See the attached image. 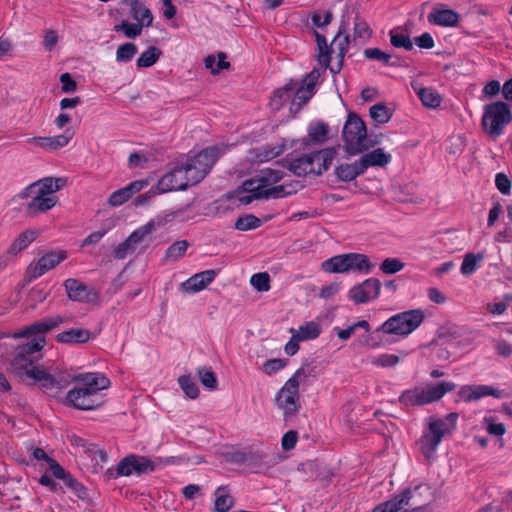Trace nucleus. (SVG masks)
I'll list each match as a JSON object with an SVG mask.
<instances>
[{
	"mask_svg": "<svg viewBox=\"0 0 512 512\" xmlns=\"http://www.w3.org/2000/svg\"><path fill=\"white\" fill-rule=\"evenodd\" d=\"M178 383L184 393L191 399H195L199 395V389L196 383L188 375H182L178 379Z\"/></svg>",
	"mask_w": 512,
	"mask_h": 512,
	"instance_id": "864d4df0",
	"label": "nucleus"
},
{
	"mask_svg": "<svg viewBox=\"0 0 512 512\" xmlns=\"http://www.w3.org/2000/svg\"><path fill=\"white\" fill-rule=\"evenodd\" d=\"M198 377L201 383L208 389L214 390L217 388V379L211 370L199 368L197 370Z\"/></svg>",
	"mask_w": 512,
	"mask_h": 512,
	"instance_id": "13d9d810",
	"label": "nucleus"
},
{
	"mask_svg": "<svg viewBox=\"0 0 512 512\" xmlns=\"http://www.w3.org/2000/svg\"><path fill=\"white\" fill-rule=\"evenodd\" d=\"M130 7V16L137 22L149 27L153 21L151 11L140 0H123Z\"/></svg>",
	"mask_w": 512,
	"mask_h": 512,
	"instance_id": "cd10ccee",
	"label": "nucleus"
},
{
	"mask_svg": "<svg viewBox=\"0 0 512 512\" xmlns=\"http://www.w3.org/2000/svg\"><path fill=\"white\" fill-rule=\"evenodd\" d=\"M457 419V413H449L444 418L429 417L428 428L419 440L420 450L427 459L434 455L442 438L455 430Z\"/></svg>",
	"mask_w": 512,
	"mask_h": 512,
	"instance_id": "39448f33",
	"label": "nucleus"
},
{
	"mask_svg": "<svg viewBox=\"0 0 512 512\" xmlns=\"http://www.w3.org/2000/svg\"><path fill=\"white\" fill-rule=\"evenodd\" d=\"M216 277L215 270H205L197 273L181 284L185 292H199L204 290Z\"/></svg>",
	"mask_w": 512,
	"mask_h": 512,
	"instance_id": "a878e982",
	"label": "nucleus"
},
{
	"mask_svg": "<svg viewBox=\"0 0 512 512\" xmlns=\"http://www.w3.org/2000/svg\"><path fill=\"white\" fill-rule=\"evenodd\" d=\"M320 332H321V328H320L319 324L311 321V322L306 323L303 326H300L297 334L295 335V338H297V340H301V341L315 339L319 336Z\"/></svg>",
	"mask_w": 512,
	"mask_h": 512,
	"instance_id": "49530a36",
	"label": "nucleus"
},
{
	"mask_svg": "<svg viewBox=\"0 0 512 512\" xmlns=\"http://www.w3.org/2000/svg\"><path fill=\"white\" fill-rule=\"evenodd\" d=\"M90 338L91 332L83 328H72L57 335V341L65 344H82Z\"/></svg>",
	"mask_w": 512,
	"mask_h": 512,
	"instance_id": "7c9ffc66",
	"label": "nucleus"
},
{
	"mask_svg": "<svg viewBox=\"0 0 512 512\" xmlns=\"http://www.w3.org/2000/svg\"><path fill=\"white\" fill-rule=\"evenodd\" d=\"M65 184L66 180L64 178L47 177L27 186L17 195L20 199H31L24 208L26 215L35 217L52 209L58 201L55 193L63 188Z\"/></svg>",
	"mask_w": 512,
	"mask_h": 512,
	"instance_id": "f03ea898",
	"label": "nucleus"
},
{
	"mask_svg": "<svg viewBox=\"0 0 512 512\" xmlns=\"http://www.w3.org/2000/svg\"><path fill=\"white\" fill-rule=\"evenodd\" d=\"M136 248L133 246L129 239L126 238L125 241L121 242L113 251V255L116 259L122 260L125 259L129 254L133 253Z\"/></svg>",
	"mask_w": 512,
	"mask_h": 512,
	"instance_id": "bf43d9fd",
	"label": "nucleus"
},
{
	"mask_svg": "<svg viewBox=\"0 0 512 512\" xmlns=\"http://www.w3.org/2000/svg\"><path fill=\"white\" fill-rule=\"evenodd\" d=\"M328 126L324 122H316L309 126L308 137L315 144H322L328 139Z\"/></svg>",
	"mask_w": 512,
	"mask_h": 512,
	"instance_id": "79ce46f5",
	"label": "nucleus"
},
{
	"mask_svg": "<svg viewBox=\"0 0 512 512\" xmlns=\"http://www.w3.org/2000/svg\"><path fill=\"white\" fill-rule=\"evenodd\" d=\"M46 467L55 478L63 480L64 484L79 498L84 499L87 496V492L82 484L73 478L55 459H48Z\"/></svg>",
	"mask_w": 512,
	"mask_h": 512,
	"instance_id": "aec40b11",
	"label": "nucleus"
},
{
	"mask_svg": "<svg viewBox=\"0 0 512 512\" xmlns=\"http://www.w3.org/2000/svg\"><path fill=\"white\" fill-rule=\"evenodd\" d=\"M298 190V184H281L277 186H271L268 189H262V192L258 193L256 197H263V199L269 198H283L285 196L296 193Z\"/></svg>",
	"mask_w": 512,
	"mask_h": 512,
	"instance_id": "473e14b6",
	"label": "nucleus"
},
{
	"mask_svg": "<svg viewBox=\"0 0 512 512\" xmlns=\"http://www.w3.org/2000/svg\"><path fill=\"white\" fill-rule=\"evenodd\" d=\"M320 77V72L318 69H313L304 79V83L307 86V89L299 88L296 91V98L302 99V103H306L307 100L311 96V91L316 85L317 80Z\"/></svg>",
	"mask_w": 512,
	"mask_h": 512,
	"instance_id": "ea45409f",
	"label": "nucleus"
},
{
	"mask_svg": "<svg viewBox=\"0 0 512 512\" xmlns=\"http://www.w3.org/2000/svg\"><path fill=\"white\" fill-rule=\"evenodd\" d=\"M148 185L146 180H136L127 186L114 191L108 198V204L112 207H118L126 203L134 194L138 193Z\"/></svg>",
	"mask_w": 512,
	"mask_h": 512,
	"instance_id": "393cba45",
	"label": "nucleus"
},
{
	"mask_svg": "<svg viewBox=\"0 0 512 512\" xmlns=\"http://www.w3.org/2000/svg\"><path fill=\"white\" fill-rule=\"evenodd\" d=\"M427 20L435 25L453 27L458 24L459 15L451 9H434L427 16Z\"/></svg>",
	"mask_w": 512,
	"mask_h": 512,
	"instance_id": "c85d7f7f",
	"label": "nucleus"
},
{
	"mask_svg": "<svg viewBox=\"0 0 512 512\" xmlns=\"http://www.w3.org/2000/svg\"><path fill=\"white\" fill-rule=\"evenodd\" d=\"M60 82L62 84L61 90L64 93H72L77 89V83L69 73L62 74L60 76Z\"/></svg>",
	"mask_w": 512,
	"mask_h": 512,
	"instance_id": "774afa93",
	"label": "nucleus"
},
{
	"mask_svg": "<svg viewBox=\"0 0 512 512\" xmlns=\"http://www.w3.org/2000/svg\"><path fill=\"white\" fill-rule=\"evenodd\" d=\"M458 396L465 402H471L481 399L485 396L499 398L501 392L487 385H464L458 391Z\"/></svg>",
	"mask_w": 512,
	"mask_h": 512,
	"instance_id": "b1692460",
	"label": "nucleus"
},
{
	"mask_svg": "<svg viewBox=\"0 0 512 512\" xmlns=\"http://www.w3.org/2000/svg\"><path fill=\"white\" fill-rule=\"evenodd\" d=\"M156 229V225L154 221H149L145 225L134 230L127 238L129 242L133 244L135 248L138 245L146 241V238L152 234Z\"/></svg>",
	"mask_w": 512,
	"mask_h": 512,
	"instance_id": "58836bf2",
	"label": "nucleus"
},
{
	"mask_svg": "<svg viewBox=\"0 0 512 512\" xmlns=\"http://www.w3.org/2000/svg\"><path fill=\"white\" fill-rule=\"evenodd\" d=\"M59 36L53 29H47L44 32L43 47L46 51H52L57 45Z\"/></svg>",
	"mask_w": 512,
	"mask_h": 512,
	"instance_id": "680f3d73",
	"label": "nucleus"
},
{
	"mask_svg": "<svg viewBox=\"0 0 512 512\" xmlns=\"http://www.w3.org/2000/svg\"><path fill=\"white\" fill-rule=\"evenodd\" d=\"M276 464L268 449L249 447L245 449V466L254 472L268 470Z\"/></svg>",
	"mask_w": 512,
	"mask_h": 512,
	"instance_id": "a211bd4d",
	"label": "nucleus"
},
{
	"mask_svg": "<svg viewBox=\"0 0 512 512\" xmlns=\"http://www.w3.org/2000/svg\"><path fill=\"white\" fill-rule=\"evenodd\" d=\"M39 233L36 230H25L20 233L17 238L11 243L7 250L8 255L16 256L26 249L35 239Z\"/></svg>",
	"mask_w": 512,
	"mask_h": 512,
	"instance_id": "c756f323",
	"label": "nucleus"
},
{
	"mask_svg": "<svg viewBox=\"0 0 512 512\" xmlns=\"http://www.w3.org/2000/svg\"><path fill=\"white\" fill-rule=\"evenodd\" d=\"M219 156V150L215 147H210L202 150L182 164L185 174L192 186L205 178L218 160Z\"/></svg>",
	"mask_w": 512,
	"mask_h": 512,
	"instance_id": "9b49d317",
	"label": "nucleus"
},
{
	"mask_svg": "<svg viewBox=\"0 0 512 512\" xmlns=\"http://www.w3.org/2000/svg\"><path fill=\"white\" fill-rule=\"evenodd\" d=\"M64 286L69 299L80 302L88 299V287L77 279H67L64 282Z\"/></svg>",
	"mask_w": 512,
	"mask_h": 512,
	"instance_id": "2f4dec72",
	"label": "nucleus"
},
{
	"mask_svg": "<svg viewBox=\"0 0 512 512\" xmlns=\"http://www.w3.org/2000/svg\"><path fill=\"white\" fill-rule=\"evenodd\" d=\"M414 89L425 107L437 108L440 105L442 98L435 89L430 87H414Z\"/></svg>",
	"mask_w": 512,
	"mask_h": 512,
	"instance_id": "f704fd0d",
	"label": "nucleus"
},
{
	"mask_svg": "<svg viewBox=\"0 0 512 512\" xmlns=\"http://www.w3.org/2000/svg\"><path fill=\"white\" fill-rule=\"evenodd\" d=\"M63 322L59 315L47 318L16 331L12 336L31 338L29 342L17 347L10 363L12 372L20 379H32L52 396H56L70 385V375L60 373L52 376L35 362L34 354L45 345L44 334Z\"/></svg>",
	"mask_w": 512,
	"mask_h": 512,
	"instance_id": "f257e3e1",
	"label": "nucleus"
},
{
	"mask_svg": "<svg viewBox=\"0 0 512 512\" xmlns=\"http://www.w3.org/2000/svg\"><path fill=\"white\" fill-rule=\"evenodd\" d=\"M495 184L497 189L504 195H508L511 191V181L504 173H498L495 176Z\"/></svg>",
	"mask_w": 512,
	"mask_h": 512,
	"instance_id": "69168bd1",
	"label": "nucleus"
},
{
	"mask_svg": "<svg viewBox=\"0 0 512 512\" xmlns=\"http://www.w3.org/2000/svg\"><path fill=\"white\" fill-rule=\"evenodd\" d=\"M283 175L281 170L266 169L258 178L246 180L242 188L245 192L262 191V189H268L282 180Z\"/></svg>",
	"mask_w": 512,
	"mask_h": 512,
	"instance_id": "6ab92c4d",
	"label": "nucleus"
},
{
	"mask_svg": "<svg viewBox=\"0 0 512 512\" xmlns=\"http://www.w3.org/2000/svg\"><path fill=\"white\" fill-rule=\"evenodd\" d=\"M364 56L368 59L377 60L385 65L397 66L395 61H392L393 56L389 53L382 51L379 48H367L363 52Z\"/></svg>",
	"mask_w": 512,
	"mask_h": 512,
	"instance_id": "de8ad7c7",
	"label": "nucleus"
},
{
	"mask_svg": "<svg viewBox=\"0 0 512 512\" xmlns=\"http://www.w3.org/2000/svg\"><path fill=\"white\" fill-rule=\"evenodd\" d=\"M373 265L369 258L360 253H347L333 256L321 264V269L330 274L348 273L351 271L369 273Z\"/></svg>",
	"mask_w": 512,
	"mask_h": 512,
	"instance_id": "1a4fd4ad",
	"label": "nucleus"
},
{
	"mask_svg": "<svg viewBox=\"0 0 512 512\" xmlns=\"http://www.w3.org/2000/svg\"><path fill=\"white\" fill-rule=\"evenodd\" d=\"M314 35L316 38L317 47H318V51H319L318 52V62L325 68H328L329 64H330V59H331L330 49H329L330 45L327 44L326 38L322 34L315 32Z\"/></svg>",
	"mask_w": 512,
	"mask_h": 512,
	"instance_id": "a18cd8bd",
	"label": "nucleus"
},
{
	"mask_svg": "<svg viewBox=\"0 0 512 512\" xmlns=\"http://www.w3.org/2000/svg\"><path fill=\"white\" fill-rule=\"evenodd\" d=\"M390 43L396 48H404L408 51L413 49V42L410 37L402 33H397L394 30L390 32Z\"/></svg>",
	"mask_w": 512,
	"mask_h": 512,
	"instance_id": "5fc2aeb1",
	"label": "nucleus"
},
{
	"mask_svg": "<svg viewBox=\"0 0 512 512\" xmlns=\"http://www.w3.org/2000/svg\"><path fill=\"white\" fill-rule=\"evenodd\" d=\"M286 366V361L283 359H270L267 360L263 365V372L267 375H272L273 373L281 370Z\"/></svg>",
	"mask_w": 512,
	"mask_h": 512,
	"instance_id": "e2e57ef3",
	"label": "nucleus"
},
{
	"mask_svg": "<svg viewBox=\"0 0 512 512\" xmlns=\"http://www.w3.org/2000/svg\"><path fill=\"white\" fill-rule=\"evenodd\" d=\"M486 431L494 436H502L506 432V428L502 423H494L491 417L484 418Z\"/></svg>",
	"mask_w": 512,
	"mask_h": 512,
	"instance_id": "052dcab7",
	"label": "nucleus"
},
{
	"mask_svg": "<svg viewBox=\"0 0 512 512\" xmlns=\"http://www.w3.org/2000/svg\"><path fill=\"white\" fill-rule=\"evenodd\" d=\"M332 18L333 16L330 11L315 12L311 17L312 22L316 27H323L325 25L330 24Z\"/></svg>",
	"mask_w": 512,
	"mask_h": 512,
	"instance_id": "338daca9",
	"label": "nucleus"
},
{
	"mask_svg": "<svg viewBox=\"0 0 512 512\" xmlns=\"http://www.w3.org/2000/svg\"><path fill=\"white\" fill-rule=\"evenodd\" d=\"M73 138V133L69 130H66L63 134L56 136H36L32 137L28 140V142L33 145L40 147L46 151L54 152L59 149L66 147L71 139Z\"/></svg>",
	"mask_w": 512,
	"mask_h": 512,
	"instance_id": "4be33fe9",
	"label": "nucleus"
},
{
	"mask_svg": "<svg viewBox=\"0 0 512 512\" xmlns=\"http://www.w3.org/2000/svg\"><path fill=\"white\" fill-rule=\"evenodd\" d=\"M145 27L142 23H130L128 20H123L120 24L114 26V30L122 32L127 38L134 39L141 35Z\"/></svg>",
	"mask_w": 512,
	"mask_h": 512,
	"instance_id": "c03bdc74",
	"label": "nucleus"
},
{
	"mask_svg": "<svg viewBox=\"0 0 512 512\" xmlns=\"http://www.w3.org/2000/svg\"><path fill=\"white\" fill-rule=\"evenodd\" d=\"M483 258L484 256L482 253L474 254L470 252L465 254L460 268L461 273L464 276H470L475 273Z\"/></svg>",
	"mask_w": 512,
	"mask_h": 512,
	"instance_id": "a19ab883",
	"label": "nucleus"
},
{
	"mask_svg": "<svg viewBox=\"0 0 512 512\" xmlns=\"http://www.w3.org/2000/svg\"><path fill=\"white\" fill-rule=\"evenodd\" d=\"M369 114L375 122L380 124L387 123L392 116L390 110L381 103L373 105L369 110Z\"/></svg>",
	"mask_w": 512,
	"mask_h": 512,
	"instance_id": "09e8293b",
	"label": "nucleus"
},
{
	"mask_svg": "<svg viewBox=\"0 0 512 512\" xmlns=\"http://www.w3.org/2000/svg\"><path fill=\"white\" fill-rule=\"evenodd\" d=\"M404 268V263L398 258H386L380 265L384 274H395Z\"/></svg>",
	"mask_w": 512,
	"mask_h": 512,
	"instance_id": "4d7b16f0",
	"label": "nucleus"
},
{
	"mask_svg": "<svg viewBox=\"0 0 512 512\" xmlns=\"http://www.w3.org/2000/svg\"><path fill=\"white\" fill-rule=\"evenodd\" d=\"M337 155L335 148H326L304 155L289 162L288 169L297 176L321 175Z\"/></svg>",
	"mask_w": 512,
	"mask_h": 512,
	"instance_id": "0eeeda50",
	"label": "nucleus"
},
{
	"mask_svg": "<svg viewBox=\"0 0 512 512\" xmlns=\"http://www.w3.org/2000/svg\"><path fill=\"white\" fill-rule=\"evenodd\" d=\"M66 401L70 406L79 410H94L102 404L96 394L81 385L67 393Z\"/></svg>",
	"mask_w": 512,
	"mask_h": 512,
	"instance_id": "f3484780",
	"label": "nucleus"
},
{
	"mask_svg": "<svg viewBox=\"0 0 512 512\" xmlns=\"http://www.w3.org/2000/svg\"><path fill=\"white\" fill-rule=\"evenodd\" d=\"M161 464V460L152 461L144 456L129 455L123 458L117 465V476H130L133 473L138 475L152 472Z\"/></svg>",
	"mask_w": 512,
	"mask_h": 512,
	"instance_id": "ddd939ff",
	"label": "nucleus"
},
{
	"mask_svg": "<svg viewBox=\"0 0 512 512\" xmlns=\"http://www.w3.org/2000/svg\"><path fill=\"white\" fill-rule=\"evenodd\" d=\"M381 291V282L376 278H368L362 283L354 285L348 292V297L355 304H364L378 298Z\"/></svg>",
	"mask_w": 512,
	"mask_h": 512,
	"instance_id": "2eb2a0df",
	"label": "nucleus"
},
{
	"mask_svg": "<svg viewBox=\"0 0 512 512\" xmlns=\"http://www.w3.org/2000/svg\"><path fill=\"white\" fill-rule=\"evenodd\" d=\"M189 247V242L187 240H178L171 244L164 256V260L166 262H177L181 258L184 257L187 249Z\"/></svg>",
	"mask_w": 512,
	"mask_h": 512,
	"instance_id": "4c0bfd02",
	"label": "nucleus"
},
{
	"mask_svg": "<svg viewBox=\"0 0 512 512\" xmlns=\"http://www.w3.org/2000/svg\"><path fill=\"white\" fill-rule=\"evenodd\" d=\"M363 173V170H360L358 160L352 164H342L335 169L337 177L345 182L352 181Z\"/></svg>",
	"mask_w": 512,
	"mask_h": 512,
	"instance_id": "e433bc0d",
	"label": "nucleus"
},
{
	"mask_svg": "<svg viewBox=\"0 0 512 512\" xmlns=\"http://www.w3.org/2000/svg\"><path fill=\"white\" fill-rule=\"evenodd\" d=\"M309 376L310 371L306 367H301L277 392L275 404L283 412L286 421L291 420L298 414L301 408L299 385L301 382H305Z\"/></svg>",
	"mask_w": 512,
	"mask_h": 512,
	"instance_id": "20e7f679",
	"label": "nucleus"
},
{
	"mask_svg": "<svg viewBox=\"0 0 512 512\" xmlns=\"http://www.w3.org/2000/svg\"><path fill=\"white\" fill-rule=\"evenodd\" d=\"M250 284L260 292L270 290V276L267 272L253 274L250 278Z\"/></svg>",
	"mask_w": 512,
	"mask_h": 512,
	"instance_id": "603ef678",
	"label": "nucleus"
},
{
	"mask_svg": "<svg viewBox=\"0 0 512 512\" xmlns=\"http://www.w3.org/2000/svg\"><path fill=\"white\" fill-rule=\"evenodd\" d=\"M234 506V499L229 494L227 487L221 486L215 490V512H228Z\"/></svg>",
	"mask_w": 512,
	"mask_h": 512,
	"instance_id": "72a5a7b5",
	"label": "nucleus"
},
{
	"mask_svg": "<svg viewBox=\"0 0 512 512\" xmlns=\"http://www.w3.org/2000/svg\"><path fill=\"white\" fill-rule=\"evenodd\" d=\"M260 225L261 220L252 214H246L244 216H241L235 222V228L239 231H248L256 229Z\"/></svg>",
	"mask_w": 512,
	"mask_h": 512,
	"instance_id": "8fccbe9b",
	"label": "nucleus"
},
{
	"mask_svg": "<svg viewBox=\"0 0 512 512\" xmlns=\"http://www.w3.org/2000/svg\"><path fill=\"white\" fill-rule=\"evenodd\" d=\"M423 320L424 314L421 310H409L390 317L378 331L388 335L407 336L417 329Z\"/></svg>",
	"mask_w": 512,
	"mask_h": 512,
	"instance_id": "f8f14e48",
	"label": "nucleus"
},
{
	"mask_svg": "<svg viewBox=\"0 0 512 512\" xmlns=\"http://www.w3.org/2000/svg\"><path fill=\"white\" fill-rule=\"evenodd\" d=\"M192 186L185 174L182 165L176 166L173 170L163 175L157 183L158 193L185 190Z\"/></svg>",
	"mask_w": 512,
	"mask_h": 512,
	"instance_id": "dca6fc26",
	"label": "nucleus"
},
{
	"mask_svg": "<svg viewBox=\"0 0 512 512\" xmlns=\"http://www.w3.org/2000/svg\"><path fill=\"white\" fill-rule=\"evenodd\" d=\"M298 441V433L295 430L286 432L281 440V446L284 451H289L296 446Z\"/></svg>",
	"mask_w": 512,
	"mask_h": 512,
	"instance_id": "0e129e2a",
	"label": "nucleus"
},
{
	"mask_svg": "<svg viewBox=\"0 0 512 512\" xmlns=\"http://www.w3.org/2000/svg\"><path fill=\"white\" fill-rule=\"evenodd\" d=\"M391 161V155L384 152L383 149L377 148L360 157L358 160L360 170L365 172L369 167L379 166L385 167Z\"/></svg>",
	"mask_w": 512,
	"mask_h": 512,
	"instance_id": "bb28decb",
	"label": "nucleus"
},
{
	"mask_svg": "<svg viewBox=\"0 0 512 512\" xmlns=\"http://www.w3.org/2000/svg\"><path fill=\"white\" fill-rule=\"evenodd\" d=\"M138 49L134 43L126 42L120 45L116 51L118 62H129L137 53Z\"/></svg>",
	"mask_w": 512,
	"mask_h": 512,
	"instance_id": "3c124183",
	"label": "nucleus"
},
{
	"mask_svg": "<svg viewBox=\"0 0 512 512\" xmlns=\"http://www.w3.org/2000/svg\"><path fill=\"white\" fill-rule=\"evenodd\" d=\"M161 54L162 52L159 48L151 46L140 54L136 64L139 68L151 67L158 61Z\"/></svg>",
	"mask_w": 512,
	"mask_h": 512,
	"instance_id": "37998d69",
	"label": "nucleus"
},
{
	"mask_svg": "<svg viewBox=\"0 0 512 512\" xmlns=\"http://www.w3.org/2000/svg\"><path fill=\"white\" fill-rule=\"evenodd\" d=\"M370 361L373 365L386 368L397 365L400 359L397 355L394 354H380L372 357Z\"/></svg>",
	"mask_w": 512,
	"mask_h": 512,
	"instance_id": "6e6d98bb",
	"label": "nucleus"
},
{
	"mask_svg": "<svg viewBox=\"0 0 512 512\" xmlns=\"http://www.w3.org/2000/svg\"><path fill=\"white\" fill-rule=\"evenodd\" d=\"M434 499V492L428 484H419L406 489L399 497L374 508L372 512H414L421 510Z\"/></svg>",
	"mask_w": 512,
	"mask_h": 512,
	"instance_id": "7ed1b4c3",
	"label": "nucleus"
},
{
	"mask_svg": "<svg viewBox=\"0 0 512 512\" xmlns=\"http://www.w3.org/2000/svg\"><path fill=\"white\" fill-rule=\"evenodd\" d=\"M344 150L349 155H357L374 146L367 136V128L364 121L356 114L349 113L343 127Z\"/></svg>",
	"mask_w": 512,
	"mask_h": 512,
	"instance_id": "6e6552de",
	"label": "nucleus"
},
{
	"mask_svg": "<svg viewBox=\"0 0 512 512\" xmlns=\"http://www.w3.org/2000/svg\"><path fill=\"white\" fill-rule=\"evenodd\" d=\"M452 382L443 381L436 385L415 386L399 396V402L405 407L423 406L440 400L446 393L455 389Z\"/></svg>",
	"mask_w": 512,
	"mask_h": 512,
	"instance_id": "423d86ee",
	"label": "nucleus"
},
{
	"mask_svg": "<svg viewBox=\"0 0 512 512\" xmlns=\"http://www.w3.org/2000/svg\"><path fill=\"white\" fill-rule=\"evenodd\" d=\"M71 381H77L83 388H87L98 396V392L107 389L110 386V380L101 373H84L79 374L75 378L70 376Z\"/></svg>",
	"mask_w": 512,
	"mask_h": 512,
	"instance_id": "5701e85b",
	"label": "nucleus"
},
{
	"mask_svg": "<svg viewBox=\"0 0 512 512\" xmlns=\"http://www.w3.org/2000/svg\"><path fill=\"white\" fill-rule=\"evenodd\" d=\"M294 96L296 97L295 88L287 85L274 92L270 98V106L273 110H280L283 105L290 102Z\"/></svg>",
	"mask_w": 512,
	"mask_h": 512,
	"instance_id": "c9c22d12",
	"label": "nucleus"
},
{
	"mask_svg": "<svg viewBox=\"0 0 512 512\" xmlns=\"http://www.w3.org/2000/svg\"><path fill=\"white\" fill-rule=\"evenodd\" d=\"M349 44H350V38L347 33V29H346L345 25H341V27L339 28L337 34L333 38V40L330 44V47H329L330 55L332 53H337L336 57L338 59V63L336 65V67L330 66V65L328 67L332 73L336 74L341 70L344 57L348 51Z\"/></svg>",
	"mask_w": 512,
	"mask_h": 512,
	"instance_id": "412c9836",
	"label": "nucleus"
},
{
	"mask_svg": "<svg viewBox=\"0 0 512 512\" xmlns=\"http://www.w3.org/2000/svg\"><path fill=\"white\" fill-rule=\"evenodd\" d=\"M512 121V113L507 103L497 101L488 104L484 108L482 127L491 138L502 135L505 125Z\"/></svg>",
	"mask_w": 512,
	"mask_h": 512,
	"instance_id": "9d476101",
	"label": "nucleus"
},
{
	"mask_svg": "<svg viewBox=\"0 0 512 512\" xmlns=\"http://www.w3.org/2000/svg\"><path fill=\"white\" fill-rule=\"evenodd\" d=\"M67 257L63 250L50 251L40 257L37 261L31 262L26 269V278L28 280L36 279L46 272L55 268Z\"/></svg>",
	"mask_w": 512,
	"mask_h": 512,
	"instance_id": "4468645a",
	"label": "nucleus"
}]
</instances>
